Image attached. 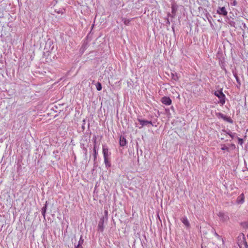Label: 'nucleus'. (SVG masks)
<instances>
[{"label":"nucleus","instance_id":"1","mask_svg":"<svg viewBox=\"0 0 248 248\" xmlns=\"http://www.w3.org/2000/svg\"><path fill=\"white\" fill-rule=\"evenodd\" d=\"M214 94L219 99L218 103L220 104L221 106H223L225 103L226 97L225 94L223 93L222 90L215 91Z\"/></svg>","mask_w":248,"mask_h":248},{"label":"nucleus","instance_id":"2","mask_svg":"<svg viewBox=\"0 0 248 248\" xmlns=\"http://www.w3.org/2000/svg\"><path fill=\"white\" fill-rule=\"evenodd\" d=\"M217 13L223 16H226L228 15V12L225 7H218Z\"/></svg>","mask_w":248,"mask_h":248},{"label":"nucleus","instance_id":"3","mask_svg":"<svg viewBox=\"0 0 248 248\" xmlns=\"http://www.w3.org/2000/svg\"><path fill=\"white\" fill-rule=\"evenodd\" d=\"M138 121L139 122L141 126L139 128H141L144 126H148L149 124H151L153 125L152 122L151 121H149L145 120H142L140 119H138Z\"/></svg>","mask_w":248,"mask_h":248},{"label":"nucleus","instance_id":"4","mask_svg":"<svg viewBox=\"0 0 248 248\" xmlns=\"http://www.w3.org/2000/svg\"><path fill=\"white\" fill-rule=\"evenodd\" d=\"M105 218L104 217H101L100 220L98 222V231L100 232H103L104 231V223Z\"/></svg>","mask_w":248,"mask_h":248},{"label":"nucleus","instance_id":"5","mask_svg":"<svg viewBox=\"0 0 248 248\" xmlns=\"http://www.w3.org/2000/svg\"><path fill=\"white\" fill-rule=\"evenodd\" d=\"M217 216L219 217L220 219L224 222L227 221L229 219L228 216L224 213L223 212H219L217 214Z\"/></svg>","mask_w":248,"mask_h":248},{"label":"nucleus","instance_id":"6","mask_svg":"<svg viewBox=\"0 0 248 248\" xmlns=\"http://www.w3.org/2000/svg\"><path fill=\"white\" fill-rule=\"evenodd\" d=\"M161 102L166 105H170L171 104V100L169 97L164 96L161 98Z\"/></svg>","mask_w":248,"mask_h":248},{"label":"nucleus","instance_id":"7","mask_svg":"<svg viewBox=\"0 0 248 248\" xmlns=\"http://www.w3.org/2000/svg\"><path fill=\"white\" fill-rule=\"evenodd\" d=\"M102 152L104 158L108 157L110 154L108 153V147L105 145H103Z\"/></svg>","mask_w":248,"mask_h":248},{"label":"nucleus","instance_id":"8","mask_svg":"<svg viewBox=\"0 0 248 248\" xmlns=\"http://www.w3.org/2000/svg\"><path fill=\"white\" fill-rule=\"evenodd\" d=\"M244 195L243 194H241L239 196L237 199L236 202L238 204H242L244 202Z\"/></svg>","mask_w":248,"mask_h":248},{"label":"nucleus","instance_id":"9","mask_svg":"<svg viewBox=\"0 0 248 248\" xmlns=\"http://www.w3.org/2000/svg\"><path fill=\"white\" fill-rule=\"evenodd\" d=\"M181 221L183 223V224L187 228H189L190 226V223L189 221L188 220L186 217H185L181 218Z\"/></svg>","mask_w":248,"mask_h":248},{"label":"nucleus","instance_id":"10","mask_svg":"<svg viewBox=\"0 0 248 248\" xmlns=\"http://www.w3.org/2000/svg\"><path fill=\"white\" fill-rule=\"evenodd\" d=\"M127 143V141L124 137L121 136L120 138V145L121 146H124Z\"/></svg>","mask_w":248,"mask_h":248},{"label":"nucleus","instance_id":"11","mask_svg":"<svg viewBox=\"0 0 248 248\" xmlns=\"http://www.w3.org/2000/svg\"><path fill=\"white\" fill-rule=\"evenodd\" d=\"M92 140L93 142V148L95 147V149H99V145L97 144V137L96 136L94 135L93 137Z\"/></svg>","mask_w":248,"mask_h":248},{"label":"nucleus","instance_id":"12","mask_svg":"<svg viewBox=\"0 0 248 248\" xmlns=\"http://www.w3.org/2000/svg\"><path fill=\"white\" fill-rule=\"evenodd\" d=\"M222 119H223L224 121L227 122L230 124H233V120L232 119V118L230 117H228L225 115H224V116H223V117Z\"/></svg>","mask_w":248,"mask_h":248},{"label":"nucleus","instance_id":"13","mask_svg":"<svg viewBox=\"0 0 248 248\" xmlns=\"http://www.w3.org/2000/svg\"><path fill=\"white\" fill-rule=\"evenodd\" d=\"M104 163L105 164V166L107 168H109L110 167L111 164L110 162L108 161V157L104 158Z\"/></svg>","mask_w":248,"mask_h":248},{"label":"nucleus","instance_id":"14","mask_svg":"<svg viewBox=\"0 0 248 248\" xmlns=\"http://www.w3.org/2000/svg\"><path fill=\"white\" fill-rule=\"evenodd\" d=\"M98 150V149H95V147L93 148L94 161H95L97 158Z\"/></svg>","mask_w":248,"mask_h":248},{"label":"nucleus","instance_id":"15","mask_svg":"<svg viewBox=\"0 0 248 248\" xmlns=\"http://www.w3.org/2000/svg\"><path fill=\"white\" fill-rule=\"evenodd\" d=\"M223 132L226 133V134L229 135L232 139L234 138V134H233L230 130H229L228 132L225 130H222Z\"/></svg>","mask_w":248,"mask_h":248},{"label":"nucleus","instance_id":"16","mask_svg":"<svg viewBox=\"0 0 248 248\" xmlns=\"http://www.w3.org/2000/svg\"><path fill=\"white\" fill-rule=\"evenodd\" d=\"M215 115L218 119H222L224 114L221 112H216Z\"/></svg>","mask_w":248,"mask_h":248},{"label":"nucleus","instance_id":"17","mask_svg":"<svg viewBox=\"0 0 248 248\" xmlns=\"http://www.w3.org/2000/svg\"><path fill=\"white\" fill-rule=\"evenodd\" d=\"M122 21L124 22V24L125 25H128L130 24V22L131 21V19H126V18H123Z\"/></svg>","mask_w":248,"mask_h":248},{"label":"nucleus","instance_id":"18","mask_svg":"<svg viewBox=\"0 0 248 248\" xmlns=\"http://www.w3.org/2000/svg\"><path fill=\"white\" fill-rule=\"evenodd\" d=\"M233 76H234V77H235V78L236 79L237 83H238L239 86H240V85H241V81H240V80L239 77H238V76L237 75V74L236 73H233Z\"/></svg>","mask_w":248,"mask_h":248},{"label":"nucleus","instance_id":"19","mask_svg":"<svg viewBox=\"0 0 248 248\" xmlns=\"http://www.w3.org/2000/svg\"><path fill=\"white\" fill-rule=\"evenodd\" d=\"M96 88L97 91H101L102 88L101 84L100 82H97L96 85Z\"/></svg>","mask_w":248,"mask_h":248},{"label":"nucleus","instance_id":"20","mask_svg":"<svg viewBox=\"0 0 248 248\" xmlns=\"http://www.w3.org/2000/svg\"><path fill=\"white\" fill-rule=\"evenodd\" d=\"M230 4L231 6H236L237 5V2L236 0H231Z\"/></svg>","mask_w":248,"mask_h":248},{"label":"nucleus","instance_id":"21","mask_svg":"<svg viewBox=\"0 0 248 248\" xmlns=\"http://www.w3.org/2000/svg\"><path fill=\"white\" fill-rule=\"evenodd\" d=\"M83 242L84 240L82 239V236H81L78 245L82 246V244L83 243Z\"/></svg>","mask_w":248,"mask_h":248},{"label":"nucleus","instance_id":"22","mask_svg":"<svg viewBox=\"0 0 248 248\" xmlns=\"http://www.w3.org/2000/svg\"><path fill=\"white\" fill-rule=\"evenodd\" d=\"M47 208V202H46V204L43 207V208L41 209V211L46 212Z\"/></svg>","mask_w":248,"mask_h":248},{"label":"nucleus","instance_id":"23","mask_svg":"<svg viewBox=\"0 0 248 248\" xmlns=\"http://www.w3.org/2000/svg\"><path fill=\"white\" fill-rule=\"evenodd\" d=\"M221 149L222 150H226V151H229V148L228 147H227L226 146H225V145H223L222 146V147H221Z\"/></svg>","mask_w":248,"mask_h":248},{"label":"nucleus","instance_id":"24","mask_svg":"<svg viewBox=\"0 0 248 248\" xmlns=\"http://www.w3.org/2000/svg\"><path fill=\"white\" fill-rule=\"evenodd\" d=\"M238 143L240 145H242L244 141H243V140L242 139H241V138H238Z\"/></svg>","mask_w":248,"mask_h":248},{"label":"nucleus","instance_id":"25","mask_svg":"<svg viewBox=\"0 0 248 248\" xmlns=\"http://www.w3.org/2000/svg\"><path fill=\"white\" fill-rule=\"evenodd\" d=\"M173 75V78L175 80H178V78L177 76H174L173 74L172 75Z\"/></svg>","mask_w":248,"mask_h":248},{"label":"nucleus","instance_id":"26","mask_svg":"<svg viewBox=\"0 0 248 248\" xmlns=\"http://www.w3.org/2000/svg\"><path fill=\"white\" fill-rule=\"evenodd\" d=\"M84 150L85 151V153H84L85 155L87 156V149L86 148H84Z\"/></svg>","mask_w":248,"mask_h":248},{"label":"nucleus","instance_id":"27","mask_svg":"<svg viewBox=\"0 0 248 248\" xmlns=\"http://www.w3.org/2000/svg\"><path fill=\"white\" fill-rule=\"evenodd\" d=\"M41 212H42V214L44 218H45L46 212L41 211Z\"/></svg>","mask_w":248,"mask_h":248},{"label":"nucleus","instance_id":"28","mask_svg":"<svg viewBox=\"0 0 248 248\" xmlns=\"http://www.w3.org/2000/svg\"><path fill=\"white\" fill-rule=\"evenodd\" d=\"M83 122H84V124H82V128L84 130V128H85V126H84V124H85V120L83 121Z\"/></svg>","mask_w":248,"mask_h":248},{"label":"nucleus","instance_id":"29","mask_svg":"<svg viewBox=\"0 0 248 248\" xmlns=\"http://www.w3.org/2000/svg\"><path fill=\"white\" fill-rule=\"evenodd\" d=\"M75 248H82V246L77 245L76 246Z\"/></svg>","mask_w":248,"mask_h":248},{"label":"nucleus","instance_id":"30","mask_svg":"<svg viewBox=\"0 0 248 248\" xmlns=\"http://www.w3.org/2000/svg\"><path fill=\"white\" fill-rule=\"evenodd\" d=\"M215 235L217 237V238H219V235L217 233V232H215Z\"/></svg>","mask_w":248,"mask_h":248}]
</instances>
